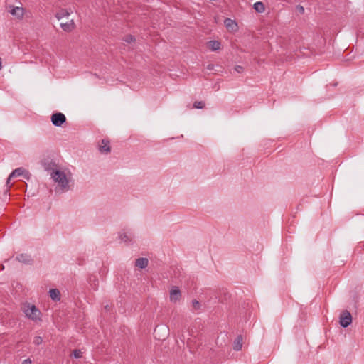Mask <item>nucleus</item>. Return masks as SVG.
I'll return each instance as SVG.
<instances>
[{
  "mask_svg": "<svg viewBox=\"0 0 364 364\" xmlns=\"http://www.w3.org/2000/svg\"><path fill=\"white\" fill-rule=\"evenodd\" d=\"M73 355L74 356V358H80L82 357V352L80 350H75L73 352Z\"/></svg>",
  "mask_w": 364,
  "mask_h": 364,
  "instance_id": "obj_23",
  "label": "nucleus"
},
{
  "mask_svg": "<svg viewBox=\"0 0 364 364\" xmlns=\"http://www.w3.org/2000/svg\"><path fill=\"white\" fill-rule=\"evenodd\" d=\"M99 151L102 154H108L110 152L109 142L107 140L103 139L102 144L99 146Z\"/></svg>",
  "mask_w": 364,
  "mask_h": 364,
  "instance_id": "obj_11",
  "label": "nucleus"
},
{
  "mask_svg": "<svg viewBox=\"0 0 364 364\" xmlns=\"http://www.w3.org/2000/svg\"><path fill=\"white\" fill-rule=\"evenodd\" d=\"M225 338H227V335L226 334H220L218 337V339H217V343H219V341L220 339L223 340V341H225Z\"/></svg>",
  "mask_w": 364,
  "mask_h": 364,
  "instance_id": "obj_27",
  "label": "nucleus"
},
{
  "mask_svg": "<svg viewBox=\"0 0 364 364\" xmlns=\"http://www.w3.org/2000/svg\"><path fill=\"white\" fill-rule=\"evenodd\" d=\"M69 15H70V14L68 13V11L67 10L61 9L56 13L55 17L58 20H60V19L63 18L64 17H68Z\"/></svg>",
  "mask_w": 364,
  "mask_h": 364,
  "instance_id": "obj_19",
  "label": "nucleus"
},
{
  "mask_svg": "<svg viewBox=\"0 0 364 364\" xmlns=\"http://www.w3.org/2000/svg\"><path fill=\"white\" fill-rule=\"evenodd\" d=\"M170 301L172 303L178 302L181 298V291L178 287H173L170 290Z\"/></svg>",
  "mask_w": 364,
  "mask_h": 364,
  "instance_id": "obj_8",
  "label": "nucleus"
},
{
  "mask_svg": "<svg viewBox=\"0 0 364 364\" xmlns=\"http://www.w3.org/2000/svg\"><path fill=\"white\" fill-rule=\"evenodd\" d=\"M255 10L258 13H263L265 10L264 5L261 1L255 2L253 5Z\"/></svg>",
  "mask_w": 364,
  "mask_h": 364,
  "instance_id": "obj_18",
  "label": "nucleus"
},
{
  "mask_svg": "<svg viewBox=\"0 0 364 364\" xmlns=\"http://www.w3.org/2000/svg\"><path fill=\"white\" fill-rule=\"evenodd\" d=\"M119 238L122 242L130 244L133 242L134 239V234L130 231H123L120 232Z\"/></svg>",
  "mask_w": 364,
  "mask_h": 364,
  "instance_id": "obj_7",
  "label": "nucleus"
},
{
  "mask_svg": "<svg viewBox=\"0 0 364 364\" xmlns=\"http://www.w3.org/2000/svg\"><path fill=\"white\" fill-rule=\"evenodd\" d=\"M43 342V338L41 336H36L33 338V343L36 346H39Z\"/></svg>",
  "mask_w": 364,
  "mask_h": 364,
  "instance_id": "obj_21",
  "label": "nucleus"
},
{
  "mask_svg": "<svg viewBox=\"0 0 364 364\" xmlns=\"http://www.w3.org/2000/svg\"><path fill=\"white\" fill-rule=\"evenodd\" d=\"M49 295L54 301H59L60 300V293L58 289H50L49 290Z\"/></svg>",
  "mask_w": 364,
  "mask_h": 364,
  "instance_id": "obj_13",
  "label": "nucleus"
},
{
  "mask_svg": "<svg viewBox=\"0 0 364 364\" xmlns=\"http://www.w3.org/2000/svg\"><path fill=\"white\" fill-rule=\"evenodd\" d=\"M16 259L19 262L23 264H31L32 259L30 255L27 254H21L16 256Z\"/></svg>",
  "mask_w": 364,
  "mask_h": 364,
  "instance_id": "obj_12",
  "label": "nucleus"
},
{
  "mask_svg": "<svg viewBox=\"0 0 364 364\" xmlns=\"http://www.w3.org/2000/svg\"><path fill=\"white\" fill-rule=\"evenodd\" d=\"M41 164L44 170L47 171L49 175H50L51 172L58 168V164L50 158L43 159Z\"/></svg>",
  "mask_w": 364,
  "mask_h": 364,
  "instance_id": "obj_3",
  "label": "nucleus"
},
{
  "mask_svg": "<svg viewBox=\"0 0 364 364\" xmlns=\"http://www.w3.org/2000/svg\"><path fill=\"white\" fill-rule=\"evenodd\" d=\"M50 178L56 183V193H64L69 189V178L66 172L58 168L50 173Z\"/></svg>",
  "mask_w": 364,
  "mask_h": 364,
  "instance_id": "obj_1",
  "label": "nucleus"
},
{
  "mask_svg": "<svg viewBox=\"0 0 364 364\" xmlns=\"http://www.w3.org/2000/svg\"><path fill=\"white\" fill-rule=\"evenodd\" d=\"M74 22L72 20L68 23H61L60 27L65 31H70L74 28Z\"/></svg>",
  "mask_w": 364,
  "mask_h": 364,
  "instance_id": "obj_17",
  "label": "nucleus"
},
{
  "mask_svg": "<svg viewBox=\"0 0 364 364\" xmlns=\"http://www.w3.org/2000/svg\"><path fill=\"white\" fill-rule=\"evenodd\" d=\"M204 105L205 104H204L203 102L200 101V102H195L193 106H194L195 108L202 109V108L204 107Z\"/></svg>",
  "mask_w": 364,
  "mask_h": 364,
  "instance_id": "obj_22",
  "label": "nucleus"
},
{
  "mask_svg": "<svg viewBox=\"0 0 364 364\" xmlns=\"http://www.w3.org/2000/svg\"><path fill=\"white\" fill-rule=\"evenodd\" d=\"M31 360L30 358H27L22 362V364H31Z\"/></svg>",
  "mask_w": 364,
  "mask_h": 364,
  "instance_id": "obj_29",
  "label": "nucleus"
},
{
  "mask_svg": "<svg viewBox=\"0 0 364 364\" xmlns=\"http://www.w3.org/2000/svg\"><path fill=\"white\" fill-rule=\"evenodd\" d=\"M66 122V117L64 114L61 112H56L51 116V122L55 127H62Z\"/></svg>",
  "mask_w": 364,
  "mask_h": 364,
  "instance_id": "obj_5",
  "label": "nucleus"
},
{
  "mask_svg": "<svg viewBox=\"0 0 364 364\" xmlns=\"http://www.w3.org/2000/svg\"><path fill=\"white\" fill-rule=\"evenodd\" d=\"M8 192H9V191H8V190H6V191H5V194H6V195L9 196V194L8 193Z\"/></svg>",
  "mask_w": 364,
  "mask_h": 364,
  "instance_id": "obj_32",
  "label": "nucleus"
},
{
  "mask_svg": "<svg viewBox=\"0 0 364 364\" xmlns=\"http://www.w3.org/2000/svg\"><path fill=\"white\" fill-rule=\"evenodd\" d=\"M26 317L33 321H38L41 320V313L40 310L33 304L25 305L23 309Z\"/></svg>",
  "mask_w": 364,
  "mask_h": 364,
  "instance_id": "obj_2",
  "label": "nucleus"
},
{
  "mask_svg": "<svg viewBox=\"0 0 364 364\" xmlns=\"http://www.w3.org/2000/svg\"><path fill=\"white\" fill-rule=\"evenodd\" d=\"M158 330H163L164 331H168V328L166 326H156V328L154 330V333H156Z\"/></svg>",
  "mask_w": 364,
  "mask_h": 364,
  "instance_id": "obj_26",
  "label": "nucleus"
},
{
  "mask_svg": "<svg viewBox=\"0 0 364 364\" xmlns=\"http://www.w3.org/2000/svg\"><path fill=\"white\" fill-rule=\"evenodd\" d=\"M208 47L213 51H216L220 49L221 43L218 41H210L208 42Z\"/></svg>",
  "mask_w": 364,
  "mask_h": 364,
  "instance_id": "obj_15",
  "label": "nucleus"
},
{
  "mask_svg": "<svg viewBox=\"0 0 364 364\" xmlns=\"http://www.w3.org/2000/svg\"><path fill=\"white\" fill-rule=\"evenodd\" d=\"M105 308V309H108V308H109L108 305H107Z\"/></svg>",
  "mask_w": 364,
  "mask_h": 364,
  "instance_id": "obj_33",
  "label": "nucleus"
},
{
  "mask_svg": "<svg viewBox=\"0 0 364 364\" xmlns=\"http://www.w3.org/2000/svg\"><path fill=\"white\" fill-rule=\"evenodd\" d=\"M9 13L17 18H22L24 15V9L21 6H9Z\"/></svg>",
  "mask_w": 364,
  "mask_h": 364,
  "instance_id": "obj_9",
  "label": "nucleus"
},
{
  "mask_svg": "<svg viewBox=\"0 0 364 364\" xmlns=\"http://www.w3.org/2000/svg\"><path fill=\"white\" fill-rule=\"evenodd\" d=\"M20 176H23V178H25L26 179H29L31 177V174L28 171L25 170L23 168H16L15 170H14L10 173V175L6 181V185L7 186L9 185L10 180L12 178Z\"/></svg>",
  "mask_w": 364,
  "mask_h": 364,
  "instance_id": "obj_4",
  "label": "nucleus"
},
{
  "mask_svg": "<svg viewBox=\"0 0 364 364\" xmlns=\"http://www.w3.org/2000/svg\"><path fill=\"white\" fill-rule=\"evenodd\" d=\"M148 265V259L146 258H139L136 260V266L140 269H144Z\"/></svg>",
  "mask_w": 364,
  "mask_h": 364,
  "instance_id": "obj_16",
  "label": "nucleus"
},
{
  "mask_svg": "<svg viewBox=\"0 0 364 364\" xmlns=\"http://www.w3.org/2000/svg\"><path fill=\"white\" fill-rule=\"evenodd\" d=\"M235 71H236V72H237V73H241V72H242V70H243V68H242V66H240V65H237V66L235 68Z\"/></svg>",
  "mask_w": 364,
  "mask_h": 364,
  "instance_id": "obj_28",
  "label": "nucleus"
},
{
  "mask_svg": "<svg viewBox=\"0 0 364 364\" xmlns=\"http://www.w3.org/2000/svg\"><path fill=\"white\" fill-rule=\"evenodd\" d=\"M134 41V38L133 36H131V35H129V36H127L125 38H124V41L129 43H132Z\"/></svg>",
  "mask_w": 364,
  "mask_h": 364,
  "instance_id": "obj_25",
  "label": "nucleus"
},
{
  "mask_svg": "<svg viewBox=\"0 0 364 364\" xmlns=\"http://www.w3.org/2000/svg\"><path fill=\"white\" fill-rule=\"evenodd\" d=\"M352 323V316L348 311H343L339 317V323L343 328L348 327Z\"/></svg>",
  "mask_w": 364,
  "mask_h": 364,
  "instance_id": "obj_6",
  "label": "nucleus"
},
{
  "mask_svg": "<svg viewBox=\"0 0 364 364\" xmlns=\"http://www.w3.org/2000/svg\"><path fill=\"white\" fill-rule=\"evenodd\" d=\"M192 306L195 309H198L200 306V304L198 301L195 299L192 301Z\"/></svg>",
  "mask_w": 364,
  "mask_h": 364,
  "instance_id": "obj_24",
  "label": "nucleus"
},
{
  "mask_svg": "<svg viewBox=\"0 0 364 364\" xmlns=\"http://www.w3.org/2000/svg\"><path fill=\"white\" fill-rule=\"evenodd\" d=\"M242 347V337L241 336H237L233 343V349L236 351H239Z\"/></svg>",
  "mask_w": 364,
  "mask_h": 364,
  "instance_id": "obj_14",
  "label": "nucleus"
},
{
  "mask_svg": "<svg viewBox=\"0 0 364 364\" xmlns=\"http://www.w3.org/2000/svg\"><path fill=\"white\" fill-rule=\"evenodd\" d=\"M224 24L227 29L230 31H235L237 30V24L234 20H232L230 18H226L224 21Z\"/></svg>",
  "mask_w": 364,
  "mask_h": 364,
  "instance_id": "obj_10",
  "label": "nucleus"
},
{
  "mask_svg": "<svg viewBox=\"0 0 364 364\" xmlns=\"http://www.w3.org/2000/svg\"><path fill=\"white\" fill-rule=\"evenodd\" d=\"M213 67L214 65H212V64H209L208 66H207V68L210 70H213Z\"/></svg>",
  "mask_w": 364,
  "mask_h": 364,
  "instance_id": "obj_31",
  "label": "nucleus"
},
{
  "mask_svg": "<svg viewBox=\"0 0 364 364\" xmlns=\"http://www.w3.org/2000/svg\"><path fill=\"white\" fill-rule=\"evenodd\" d=\"M89 284L90 287L94 289L97 290L98 287V280L95 277H90L89 279Z\"/></svg>",
  "mask_w": 364,
  "mask_h": 364,
  "instance_id": "obj_20",
  "label": "nucleus"
},
{
  "mask_svg": "<svg viewBox=\"0 0 364 364\" xmlns=\"http://www.w3.org/2000/svg\"><path fill=\"white\" fill-rule=\"evenodd\" d=\"M297 9H299V12H300V13H303V12L304 11V7H303V6H299L297 7Z\"/></svg>",
  "mask_w": 364,
  "mask_h": 364,
  "instance_id": "obj_30",
  "label": "nucleus"
}]
</instances>
